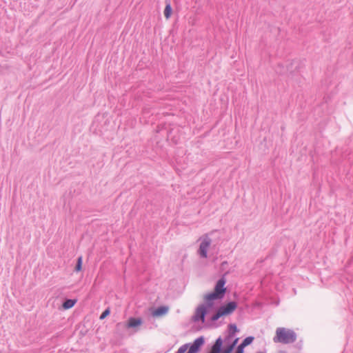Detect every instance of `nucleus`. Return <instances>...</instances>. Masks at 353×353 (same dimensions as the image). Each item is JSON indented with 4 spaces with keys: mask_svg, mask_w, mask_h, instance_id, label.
Returning a JSON list of instances; mask_svg holds the SVG:
<instances>
[{
    "mask_svg": "<svg viewBox=\"0 0 353 353\" xmlns=\"http://www.w3.org/2000/svg\"><path fill=\"white\" fill-rule=\"evenodd\" d=\"M225 283V278H221L216 283L214 291L204 296V303L196 307L192 317L194 322L201 321L203 323H205V315L214 307V301L217 299H222L224 297L226 292Z\"/></svg>",
    "mask_w": 353,
    "mask_h": 353,
    "instance_id": "f257e3e1",
    "label": "nucleus"
},
{
    "mask_svg": "<svg viewBox=\"0 0 353 353\" xmlns=\"http://www.w3.org/2000/svg\"><path fill=\"white\" fill-rule=\"evenodd\" d=\"M239 341L238 338L228 334L223 339L221 336L216 339L209 353H231Z\"/></svg>",
    "mask_w": 353,
    "mask_h": 353,
    "instance_id": "f03ea898",
    "label": "nucleus"
},
{
    "mask_svg": "<svg viewBox=\"0 0 353 353\" xmlns=\"http://www.w3.org/2000/svg\"><path fill=\"white\" fill-rule=\"evenodd\" d=\"M296 340V334L290 329L278 327L276 330V334L273 338L274 343L289 344L294 343Z\"/></svg>",
    "mask_w": 353,
    "mask_h": 353,
    "instance_id": "7ed1b4c3",
    "label": "nucleus"
},
{
    "mask_svg": "<svg viewBox=\"0 0 353 353\" xmlns=\"http://www.w3.org/2000/svg\"><path fill=\"white\" fill-rule=\"evenodd\" d=\"M237 303L235 301H230L218 308L215 314L210 317V321L215 322L223 316L230 315L236 309Z\"/></svg>",
    "mask_w": 353,
    "mask_h": 353,
    "instance_id": "20e7f679",
    "label": "nucleus"
},
{
    "mask_svg": "<svg viewBox=\"0 0 353 353\" xmlns=\"http://www.w3.org/2000/svg\"><path fill=\"white\" fill-rule=\"evenodd\" d=\"M212 243L211 239L208 236L205 235L202 241L199 245V248L198 250V254H199L200 257L206 259L208 257V250Z\"/></svg>",
    "mask_w": 353,
    "mask_h": 353,
    "instance_id": "39448f33",
    "label": "nucleus"
},
{
    "mask_svg": "<svg viewBox=\"0 0 353 353\" xmlns=\"http://www.w3.org/2000/svg\"><path fill=\"white\" fill-rule=\"evenodd\" d=\"M204 343L205 339L203 336L196 339L192 344H189V350L187 353H198Z\"/></svg>",
    "mask_w": 353,
    "mask_h": 353,
    "instance_id": "423d86ee",
    "label": "nucleus"
},
{
    "mask_svg": "<svg viewBox=\"0 0 353 353\" xmlns=\"http://www.w3.org/2000/svg\"><path fill=\"white\" fill-rule=\"evenodd\" d=\"M142 323V320L140 318L130 317L128 322V327H135Z\"/></svg>",
    "mask_w": 353,
    "mask_h": 353,
    "instance_id": "0eeeda50",
    "label": "nucleus"
},
{
    "mask_svg": "<svg viewBox=\"0 0 353 353\" xmlns=\"http://www.w3.org/2000/svg\"><path fill=\"white\" fill-rule=\"evenodd\" d=\"M168 311V307L166 306H160L157 308L153 312L154 316H159L165 314Z\"/></svg>",
    "mask_w": 353,
    "mask_h": 353,
    "instance_id": "6e6552de",
    "label": "nucleus"
},
{
    "mask_svg": "<svg viewBox=\"0 0 353 353\" xmlns=\"http://www.w3.org/2000/svg\"><path fill=\"white\" fill-rule=\"evenodd\" d=\"M76 302L77 301L74 299H67L63 302V307L64 309H70L75 305Z\"/></svg>",
    "mask_w": 353,
    "mask_h": 353,
    "instance_id": "1a4fd4ad",
    "label": "nucleus"
},
{
    "mask_svg": "<svg viewBox=\"0 0 353 353\" xmlns=\"http://www.w3.org/2000/svg\"><path fill=\"white\" fill-rule=\"evenodd\" d=\"M172 13V7L170 3H168L164 10V15L166 19H169Z\"/></svg>",
    "mask_w": 353,
    "mask_h": 353,
    "instance_id": "9d476101",
    "label": "nucleus"
},
{
    "mask_svg": "<svg viewBox=\"0 0 353 353\" xmlns=\"http://www.w3.org/2000/svg\"><path fill=\"white\" fill-rule=\"evenodd\" d=\"M254 337L253 336H248L246 337L245 339H243V341H242L241 344L246 347L247 345H250V343H252V341H254Z\"/></svg>",
    "mask_w": 353,
    "mask_h": 353,
    "instance_id": "9b49d317",
    "label": "nucleus"
},
{
    "mask_svg": "<svg viewBox=\"0 0 353 353\" xmlns=\"http://www.w3.org/2000/svg\"><path fill=\"white\" fill-rule=\"evenodd\" d=\"M238 332L237 327L235 324H230L229 325V334L234 336L235 333Z\"/></svg>",
    "mask_w": 353,
    "mask_h": 353,
    "instance_id": "f8f14e48",
    "label": "nucleus"
},
{
    "mask_svg": "<svg viewBox=\"0 0 353 353\" xmlns=\"http://www.w3.org/2000/svg\"><path fill=\"white\" fill-rule=\"evenodd\" d=\"M189 343L184 344L178 349L176 353H185L187 351Z\"/></svg>",
    "mask_w": 353,
    "mask_h": 353,
    "instance_id": "ddd939ff",
    "label": "nucleus"
},
{
    "mask_svg": "<svg viewBox=\"0 0 353 353\" xmlns=\"http://www.w3.org/2000/svg\"><path fill=\"white\" fill-rule=\"evenodd\" d=\"M81 266H82V259H81V257H79L78 259L77 263L75 266V270L77 272L80 271L81 270Z\"/></svg>",
    "mask_w": 353,
    "mask_h": 353,
    "instance_id": "4468645a",
    "label": "nucleus"
},
{
    "mask_svg": "<svg viewBox=\"0 0 353 353\" xmlns=\"http://www.w3.org/2000/svg\"><path fill=\"white\" fill-rule=\"evenodd\" d=\"M245 346H243L241 343L237 346L235 353H243Z\"/></svg>",
    "mask_w": 353,
    "mask_h": 353,
    "instance_id": "2eb2a0df",
    "label": "nucleus"
},
{
    "mask_svg": "<svg viewBox=\"0 0 353 353\" xmlns=\"http://www.w3.org/2000/svg\"><path fill=\"white\" fill-rule=\"evenodd\" d=\"M110 314V310L108 308L103 312V313L100 316V319H105Z\"/></svg>",
    "mask_w": 353,
    "mask_h": 353,
    "instance_id": "dca6fc26",
    "label": "nucleus"
},
{
    "mask_svg": "<svg viewBox=\"0 0 353 353\" xmlns=\"http://www.w3.org/2000/svg\"><path fill=\"white\" fill-rule=\"evenodd\" d=\"M256 353H264V352H256Z\"/></svg>",
    "mask_w": 353,
    "mask_h": 353,
    "instance_id": "f3484780",
    "label": "nucleus"
}]
</instances>
